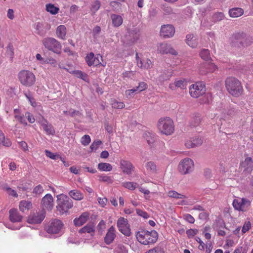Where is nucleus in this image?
I'll return each mask as SVG.
<instances>
[{
  "mask_svg": "<svg viewBox=\"0 0 253 253\" xmlns=\"http://www.w3.org/2000/svg\"><path fill=\"white\" fill-rule=\"evenodd\" d=\"M136 238L137 241L144 245H152L156 242L158 238V233L154 230L151 231L141 230L137 232Z\"/></svg>",
  "mask_w": 253,
  "mask_h": 253,
  "instance_id": "nucleus-1",
  "label": "nucleus"
},
{
  "mask_svg": "<svg viewBox=\"0 0 253 253\" xmlns=\"http://www.w3.org/2000/svg\"><path fill=\"white\" fill-rule=\"evenodd\" d=\"M225 86L228 92L235 97L240 96L244 91L241 82L235 78H227L225 81Z\"/></svg>",
  "mask_w": 253,
  "mask_h": 253,
  "instance_id": "nucleus-2",
  "label": "nucleus"
},
{
  "mask_svg": "<svg viewBox=\"0 0 253 253\" xmlns=\"http://www.w3.org/2000/svg\"><path fill=\"white\" fill-rule=\"evenodd\" d=\"M58 211L62 214L67 212L73 206L72 200L67 195L60 194L57 196Z\"/></svg>",
  "mask_w": 253,
  "mask_h": 253,
  "instance_id": "nucleus-3",
  "label": "nucleus"
},
{
  "mask_svg": "<svg viewBox=\"0 0 253 253\" xmlns=\"http://www.w3.org/2000/svg\"><path fill=\"white\" fill-rule=\"evenodd\" d=\"M158 127L162 133L167 135L171 134L174 130L173 122L169 117L161 118L158 122Z\"/></svg>",
  "mask_w": 253,
  "mask_h": 253,
  "instance_id": "nucleus-4",
  "label": "nucleus"
},
{
  "mask_svg": "<svg viewBox=\"0 0 253 253\" xmlns=\"http://www.w3.org/2000/svg\"><path fill=\"white\" fill-rule=\"evenodd\" d=\"M18 78L20 83L26 86H31L36 82L35 75L28 70H22L18 75Z\"/></svg>",
  "mask_w": 253,
  "mask_h": 253,
  "instance_id": "nucleus-5",
  "label": "nucleus"
},
{
  "mask_svg": "<svg viewBox=\"0 0 253 253\" xmlns=\"http://www.w3.org/2000/svg\"><path fill=\"white\" fill-rule=\"evenodd\" d=\"M42 43L45 48L56 54L61 52V45L56 39L53 38H46L42 40Z\"/></svg>",
  "mask_w": 253,
  "mask_h": 253,
  "instance_id": "nucleus-6",
  "label": "nucleus"
},
{
  "mask_svg": "<svg viewBox=\"0 0 253 253\" xmlns=\"http://www.w3.org/2000/svg\"><path fill=\"white\" fill-rule=\"evenodd\" d=\"M194 162L190 158H185L181 160L178 167L179 171L182 174H186L192 172L194 169Z\"/></svg>",
  "mask_w": 253,
  "mask_h": 253,
  "instance_id": "nucleus-7",
  "label": "nucleus"
},
{
  "mask_svg": "<svg viewBox=\"0 0 253 253\" xmlns=\"http://www.w3.org/2000/svg\"><path fill=\"white\" fill-rule=\"evenodd\" d=\"M205 92V86L202 83H196L190 85L189 87V93L193 98H198Z\"/></svg>",
  "mask_w": 253,
  "mask_h": 253,
  "instance_id": "nucleus-8",
  "label": "nucleus"
},
{
  "mask_svg": "<svg viewBox=\"0 0 253 253\" xmlns=\"http://www.w3.org/2000/svg\"><path fill=\"white\" fill-rule=\"evenodd\" d=\"M139 29L138 28L132 27L127 28L126 38L129 43H134L139 39Z\"/></svg>",
  "mask_w": 253,
  "mask_h": 253,
  "instance_id": "nucleus-9",
  "label": "nucleus"
},
{
  "mask_svg": "<svg viewBox=\"0 0 253 253\" xmlns=\"http://www.w3.org/2000/svg\"><path fill=\"white\" fill-rule=\"evenodd\" d=\"M251 205V202L246 198L235 199L233 202L234 208L238 211H246Z\"/></svg>",
  "mask_w": 253,
  "mask_h": 253,
  "instance_id": "nucleus-10",
  "label": "nucleus"
},
{
  "mask_svg": "<svg viewBox=\"0 0 253 253\" xmlns=\"http://www.w3.org/2000/svg\"><path fill=\"white\" fill-rule=\"evenodd\" d=\"M117 226L119 231L126 236H129L131 231L127 220L124 217H120L117 221Z\"/></svg>",
  "mask_w": 253,
  "mask_h": 253,
  "instance_id": "nucleus-11",
  "label": "nucleus"
},
{
  "mask_svg": "<svg viewBox=\"0 0 253 253\" xmlns=\"http://www.w3.org/2000/svg\"><path fill=\"white\" fill-rule=\"evenodd\" d=\"M45 212L44 210L35 213L31 214L28 218L27 221L31 224H39L45 218Z\"/></svg>",
  "mask_w": 253,
  "mask_h": 253,
  "instance_id": "nucleus-12",
  "label": "nucleus"
},
{
  "mask_svg": "<svg viewBox=\"0 0 253 253\" xmlns=\"http://www.w3.org/2000/svg\"><path fill=\"white\" fill-rule=\"evenodd\" d=\"M85 61L89 66H97L101 64L102 57L100 54H97L95 56L94 54L91 52L86 56Z\"/></svg>",
  "mask_w": 253,
  "mask_h": 253,
  "instance_id": "nucleus-13",
  "label": "nucleus"
},
{
  "mask_svg": "<svg viewBox=\"0 0 253 253\" xmlns=\"http://www.w3.org/2000/svg\"><path fill=\"white\" fill-rule=\"evenodd\" d=\"M175 33L174 27L170 24L163 25L161 26L160 34L164 38L173 37Z\"/></svg>",
  "mask_w": 253,
  "mask_h": 253,
  "instance_id": "nucleus-14",
  "label": "nucleus"
},
{
  "mask_svg": "<svg viewBox=\"0 0 253 253\" xmlns=\"http://www.w3.org/2000/svg\"><path fill=\"white\" fill-rule=\"evenodd\" d=\"M62 227V222L60 220L55 219L51 221L46 231L49 234H57L61 230Z\"/></svg>",
  "mask_w": 253,
  "mask_h": 253,
  "instance_id": "nucleus-15",
  "label": "nucleus"
},
{
  "mask_svg": "<svg viewBox=\"0 0 253 253\" xmlns=\"http://www.w3.org/2000/svg\"><path fill=\"white\" fill-rule=\"evenodd\" d=\"M157 50L159 53L162 54L170 53L174 55H176L177 54L176 50L170 45L165 42L159 43L158 45Z\"/></svg>",
  "mask_w": 253,
  "mask_h": 253,
  "instance_id": "nucleus-16",
  "label": "nucleus"
},
{
  "mask_svg": "<svg viewBox=\"0 0 253 253\" xmlns=\"http://www.w3.org/2000/svg\"><path fill=\"white\" fill-rule=\"evenodd\" d=\"M240 169L244 172L250 173L253 169V161L252 158L247 157L241 163Z\"/></svg>",
  "mask_w": 253,
  "mask_h": 253,
  "instance_id": "nucleus-17",
  "label": "nucleus"
},
{
  "mask_svg": "<svg viewBox=\"0 0 253 253\" xmlns=\"http://www.w3.org/2000/svg\"><path fill=\"white\" fill-rule=\"evenodd\" d=\"M50 29V26L45 22H37L35 23L36 33L41 36H43L47 31Z\"/></svg>",
  "mask_w": 253,
  "mask_h": 253,
  "instance_id": "nucleus-18",
  "label": "nucleus"
},
{
  "mask_svg": "<svg viewBox=\"0 0 253 253\" xmlns=\"http://www.w3.org/2000/svg\"><path fill=\"white\" fill-rule=\"evenodd\" d=\"M41 203L43 208L50 211L53 207V199L50 194H47L42 199Z\"/></svg>",
  "mask_w": 253,
  "mask_h": 253,
  "instance_id": "nucleus-19",
  "label": "nucleus"
},
{
  "mask_svg": "<svg viewBox=\"0 0 253 253\" xmlns=\"http://www.w3.org/2000/svg\"><path fill=\"white\" fill-rule=\"evenodd\" d=\"M202 143L203 140L201 137L195 136L187 140L185 142V145L187 148L190 149L199 146L201 145Z\"/></svg>",
  "mask_w": 253,
  "mask_h": 253,
  "instance_id": "nucleus-20",
  "label": "nucleus"
},
{
  "mask_svg": "<svg viewBox=\"0 0 253 253\" xmlns=\"http://www.w3.org/2000/svg\"><path fill=\"white\" fill-rule=\"evenodd\" d=\"M116 237V231L115 228L112 226L108 230L104 237V242L107 245H110L114 240Z\"/></svg>",
  "mask_w": 253,
  "mask_h": 253,
  "instance_id": "nucleus-21",
  "label": "nucleus"
},
{
  "mask_svg": "<svg viewBox=\"0 0 253 253\" xmlns=\"http://www.w3.org/2000/svg\"><path fill=\"white\" fill-rule=\"evenodd\" d=\"M121 168L124 173L130 174L134 170V167L129 161L122 160L121 161Z\"/></svg>",
  "mask_w": 253,
  "mask_h": 253,
  "instance_id": "nucleus-22",
  "label": "nucleus"
},
{
  "mask_svg": "<svg viewBox=\"0 0 253 253\" xmlns=\"http://www.w3.org/2000/svg\"><path fill=\"white\" fill-rule=\"evenodd\" d=\"M89 214L87 212H83L78 218L74 219V224L77 226H81L84 224L89 218Z\"/></svg>",
  "mask_w": 253,
  "mask_h": 253,
  "instance_id": "nucleus-23",
  "label": "nucleus"
},
{
  "mask_svg": "<svg viewBox=\"0 0 253 253\" xmlns=\"http://www.w3.org/2000/svg\"><path fill=\"white\" fill-rule=\"evenodd\" d=\"M235 37L239 40V42L242 45L250 44L253 41V38L252 37L248 36L243 33L241 34H238L236 35Z\"/></svg>",
  "mask_w": 253,
  "mask_h": 253,
  "instance_id": "nucleus-24",
  "label": "nucleus"
},
{
  "mask_svg": "<svg viewBox=\"0 0 253 253\" xmlns=\"http://www.w3.org/2000/svg\"><path fill=\"white\" fill-rule=\"evenodd\" d=\"M136 58L137 65L139 67L145 69H150L152 67L151 61L149 59H146L143 61L139 59L138 53H136Z\"/></svg>",
  "mask_w": 253,
  "mask_h": 253,
  "instance_id": "nucleus-25",
  "label": "nucleus"
},
{
  "mask_svg": "<svg viewBox=\"0 0 253 253\" xmlns=\"http://www.w3.org/2000/svg\"><path fill=\"white\" fill-rule=\"evenodd\" d=\"M9 219L13 222H20L22 219V216L14 209H11L9 211Z\"/></svg>",
  "mask_w": 253,
  "mask_h": 253,
  "instance_id": "nucleus-26",
  "label": "nucleus"
},
{
  "mask_svg": "<svg viewBox=\"0 0 253 253\" xmlns=\"http://www.w3.org/2000/svg\"><path fill=\"white\" fill-rule=\"evenodd\" d=\"M171 76L172 72L170 70H164L161 72V74L159 75L158 79L161 83H163L169 80Z\"/></svg>",
  "mask_w": 253,
  "mask_h": 253,
  "instance_id": "nucleus-27",
  "label": "nucleus"
},
{
  "mask_svg": "<svg viewBox=\"0 0 253 253\" xmlns=\"http://www.w3.org/2000/svg\"><path fill=\"white\" fill-rule=\"evenodd\" d=\"M95 232V227L92 223L87 224L84 227L80 229L79 231V233H90L91 235L93 236Z\"/></svg>",
  "mask_w": 253,
  "mask_h": 253,
  "instance_id": "nucleus-28",
  "label": "nucleus"
},
{
  "mask_svg": "<svg viewBox=\"0 0 253 253\" xmlns=\"http://www.w3.org/2000/svg\"><path fill=\"white\" fill-rule=\"evenodd\" d=\"M68 194L71 198L75 200L81 201L84 199L83 194L80 191L77 189L70 191Z\"/></svg>",
  "mask_w": 253,
  "mask_h": 253,
  "instance_id": "nucleus-29",
  "label": "nucleus"
},
{
  "mask_svg": "<svg viewBox=\"0 0 253 253\" xmlns=\"http://www.w3.org/2000/svg\"><path fill=\"white\" fill-rule=\"evenodd\" d=\"M42 126L47 135H54L55 134V130L53 126L49 124L46 121L42 124Z\"/></svg>",
  "mask_w": 253,
  "mask_h": 253,
  "instance_id": "nucleus-30",
  "label": "nucleus"
},
{
  "mask_svg": "<svg viewBox=\"0 0 253 253\" xmlns=\"http://www.w3.org/2000/svg\"><path fill=\"white\" fill-rule=\"evenodd\" d=\"M111 18L114 27H118L123 23V18L119 15L113 14L111 15Z\"/></svg>",
  "mask_w": 253,
  "mask_h": 253,
  "instance_id": "nucleus-31",
  "label": "nucleus"
},
{
  "mask_svg": "<svg viewBox=\"0 0 253 253\" xmlns=\"http://www.w3.org/2000/svg\"><path fill=\"white\" fill-rule=\"evenodd\" d=\"M56 35L58 38L61 39H65L66 35L67 30L65 26L61 25L56 29Z\"/></svg>",
  "mask_w": 253,
  "mask_h": 253,
  "instance_id": "nucleus-32",
  "label": "nucleus"
},
{
  "mask_svg": "<svg viewBox=\"0 0 253 253\" xmlns=\"http://www.w3.org/2000/svg\"><path fill=\"white\" fill-rule=\"evenodd\" d=\"M244 13V10L241 8H233L229 10V14L230 17L233 18L238 17L242 15Z\"/></svg>",
  "mask_w": 253,
  "mask_h": 253,
  "instance_id": "nucleus-33",
  "label": "nucleus"
},
{
  "mask_svg": "<svg viewBox=\"0 0 253 253\" xmlns=\"http://www.w3.org/2000/svg\"><path fill=\"white\" fill-rule=\"evenodd\" d=\"M32 204L31 202L28 201H21L19 204V209L22 212L26 210H29L32 208Z\"/></svg>",
  "mask_w": 253,
  "mask_h": 253,
  "instance_id": "nucleus-34",
  "label": "nucleus"
},
{
  "mask_svg": "<svg viewBox=\"0 0 253 253\" xmlns=\"http://www.w3.org/2000/svg\"><path fill=\"white\" fill-rule=\"evenodd\" d=\"M100 6L101 2L100 1L98 0H94L92 1L90 6V10L91 14L93 15L95 14L99 9Z\"/></svg>",
  "mask_w": 253,
  "mask_h": 253,
  "instance_id": "nucleus-35",
  "label": "nucleus"
},
{
  "mask_svg": "<svg viewBox=\"0 0 253 253\" xmlns=\"http://www.w3.org/2000/svg\"><path fill=\"white\" fill-rule=\"evenodd\" d=\"M11 142L8 138H5L2 131L0 130V146L9 147L11 146Z\"/></svg>",
  "mask_w": 253,
  "mask_h": 253,
  "instance_id": "nucleus-36",
  "label": "nucleus"
},
{
  "mask_svg": "<svg viewBox=\"0 0 253 253\" xmlns=\"http://www.w3.org/2000/svg\"><path fill=\"white\" fill-rule=\"evenodd\" d=\"M5 56L9 58L10 61L12 62L14 57L13 47L11 43H9L6 48Z\"/></svg>",
  "mask_w": 253,
  "mask_h": 253,
  "instance_id": "nucleus-37",
  "label": "nucleus"
},
{
  "mask_svg": "<svg viewBox=\"0 0 253 253\" xmlns=\"http://www.w3.org/2000/svg\"><path fill=\"white\" fill-rule=\"evenodd\" d=\"M45 9L47 12L53 15L57 14L59 10V8L58 7L51 3L46 4L45 5Z\"/></svg>",
  "mask_w": 253,
  "mask_h": 253,
  "instance_id": "nucleus-38",
  "label": "nucleus"
},
{
  "mask_svg": "<svg viewBox=\"0 0 253 253\" xmlns=\"http://www.w3.org/2000/svg\"><path fill=\"white\" fill-rule=\"evenodd\" d=\"M68 72L75 75L77 77L81 78L84 81H86L87 79V75L85 73H83L81 71H69Z\"/></svg>",
  "mask_w": 253,
  "mask_h": 253,
  "instance_id": "nucleus-39",
  "label": "nucleus"
},
{
  "mask_svg": "<svg viewBox=\"0 0 253 253\" xmlns=\"http://www.w3.org/2000/svg\"><path fill=\"white\" fill-rule=\"evenodd\" d=\"M168 195L170 198L177 199H184L186 198L185 195L181 194L174 190L169 191L168 193Z\"/></svg>",
  "mask_w": 253,
  "mask_h": 253,
  "instance_id": "nucleus-40",
  "label": "nucleus"
},
{
  "mask_svg": "<svg viewBox=\"0 0 253 253\" xmlns=\"http://www.w3.org/2000/svg\"><path fill=\"white\" fill-rule=\"evenodd\" d=\"M200 56L202 59L205 61H209L211 59L210 51L208 49H202L200 52Z\"/></svg>",
  "mask_w": 253,
  "mask_h": 253,
  "instance_id": "nucleus-41",
  "label": "nucleus"
},
{
  "mask_svg": "<svg viewBox=\"0 0 253 253\" xmlns=\"http://www.w3.org/2000/svg\"><path fill=\"white\" fill-rule=\"evenodd\" d=\"M98 168L101 171H110L112 170V167L110 164L101 163L98 165Z\"/></svg>",
  "mask_w": 253,
  "mask_h": 253,
  "instance_id": "nucleus-42",
  "label": "nucleus"
},
{
  "mask_svg": "<svg viewBox=\"0 0 253 253\" xmlns=\"http://www.w3.org/2000/svg\"><path fill=\"white\" fill-rule=\"evenodd\" d=\"M146 168L147 170L150 173H154L157 171L156 165L153 162H148L146 164Z\"/></svg>",
  "mask_w": 253,
  "mask_h": 253,
  "instance_id": "nucleus-43",
  "label": "nucleus"
},
{
  "mask_svg": "<svg viewBox=\"0 0 253 253\" xmlns=\"http://www.w3.org/2000/svg\"><path fill=\"white\" fill-rule=\"evenodd\" d=\"M45 155L47 157L50 158V159H52L53 160H57L58 158H60L62 162H63L65 166L66 165L65 161H64V159L62 158L61 157L59 156L58 155H55L53 153L50 152L48 150H46L45 151Z\"/></svg>",
  "mask_w": 253,
  "mask_h": 253,
  "instance_id": "nucleus-44",
  "label": "nucleus"
},
{
  "mask_svg": "<svg viewBox=\"0 0 253 253\" xmlns=\"http://www.w3.org/2000/svg\"><path fill=\"white\" fill-rule=\"evenodd\" d=\"M144 137L149 145L153 144L155 141V136L154 134L147 132L145 133Z\"/></svg>",
  "mask_w": 253,
  "mask_h": 253,
  "instance_id": "nucleus-45",
  "label": "nucleus"
},
{
  "mask_svg": "<svg viewBox=\"0 0 253 253\" xmlns=\"http://www.w3.org/2000/svg\"><path fill=\"white\" fill-rule=\"evenodd\" d=\"M187 82L185 79H180L175 80V86L179 87L181 89H185L186 88Z\"/></svg>",
  "mask_w": 253,
  "mask_h": 253,
  "instance_id": "nucleus-46",
  "label": "nucleus"
},
{
  "mask_svg": "<svg viewBox=\"0 0 253 253\" xmlns=\"http://www.w3.org/2000/svg\"><path fill=\"white\" fill-rule=\"evenodd\" d=\"M122 185L129 190H134L138 186V184L135 182H125L122 183Z\"/></svg>",
  "mask_w": 253,
  "mask_h": 253,
  "instance_id": "nucleus-47",
  "label": "nucleus"
},
{
  "mask_svg": "<svg viewBox=\"0 0 253 253\" xmlns=\"http://www.w3.org/2000/svg\"><path fill=\"white\" fill-rule=\"evenodd\" d=\"M112 106L113 108L121 109L125 107V105L123 102L118 101L114 100L111 103Z\"/></svg>",
  "mask_w": 253,
  "mask_h": 253,
  "instance_id": "nucleus-48",
  "label": "nucleus"
},
{
  "mask_svg": "<svg viewBox=\"0 0 253 253\" xmlns=\"http://www.w3.org/2000/svg\"><path fill=\"white\" fill-rule=\"evenodd\" d=\"M145 253H165V251L161 246H157Z\"/></svg>",
  "mask_w": 253,
  "mask_h": 253,
  "instance_id": "nucleus-49",
  "label": "nucleus"
},
{
  "mask_svg": "<svg viewBox=\"0 0 253 253\" xmlns=\"http://www.w3.org/2000/svg\"><path fill=\"white\" fill-rule=\"evenodd\" d=\"M114 253H127V251L123 245L118 244L114 250Z\"/></svg>",
  "mask_w": 253,
  "mask_h": 253,
  "instance_id": "nucleus-50",
  "label": "nucleus"
},
{
  "mask_svg": "<svg viewBox=\"0 0 253 253\" xmlns=\"http://www.w3.org/2000/svg\"><path fill=\"white\" fill-rule=\"evenodd\" d=\"M225 17L224 14L222 12H217L212 16V19L214 22H218L223 20Z\"/></svg>",
  "mask_w": 253,
  "mask_h": 253,
  "instance_id": "nucleus-51",
  "label": "nucleus"
},
{
  "mask_svg": "<svg viewBox=\"0 0 253 253\" xmlns=\"http://www.w3.org/2000/svg\"><path fill=\"white\" fill-rule=\"evenodd\" d=\"M43 187L41 185L36 186L33 189V194L35 196H38L43 192Z\"/></svg>",
  "mask_w": 253,
  "mask_h": 253,
  "instance_id": "nucleus-52",
  "label": "nucleus"
},
{
  "mask_svg": "<svg viewBox=\"0 0 253 253\" xmlns=\"http://www.w3.org/2000/svg\"><path fill=\"white\" fill-rule=\"evenodd\" d=\"M91 139L88 135H84L81 138V142L84 146L88 145Z\"/></svg>",
  "mask_w": 253,
  "mask_h": 253,
  "instance_id": "nucleus-53",
  "label": "nucleus"
},
{
  "mask_svg": "<svg viewBox=\"0 0 253 253\" xmlns=\"http://www.w3.org/2000/svg\"><path fill=\"white\" fill-rule=\"evenodd\" d=\"M99 181L105 182L108 183H111L113 182L111 177L106 175H101L99 176Z\"/></svg>",
  "mask_w": 253,
  "mask_h": 253,
  "instance_id": "nucleus-54",
  "label": "nucleus"
},
{
  "mask_svg": "<svg viewBox=\"0 0 253 253\" xmlns=\"http://www.w3.org/2000/svg\"><path fill=\"white\" fill-rule=\"evenodd\" d=\"M201 122L200 116H195L193 118L191 121L190 125L192 126H196L199 125Z\"/></svg>",
  "mask_w": 253,
  "mask_h": 253,
  "instance_id": "nucleus-55",
  "label": "nucleus"
},
{
  "mask_svg": "<svg viewBox=\"0 0 253 253\" xmlns=\"http://www.w3.org/2000/svg\"><path fill=\"white\" fill-rule=\"evenodd\" d=\"M101 143L102 142L100 140L93 141V142L90 146L91 151H92L93 150H96L98 148L99 146L101 144Z\"/></svg>",
  "mask_w": 253,
  "mask_h": 253,
  "instance_id": "nucleus-56",
  "label": "nucleus"
},
{
  "mask_svg": "<svg viewBox=\"0 0 253 253\" xmlns=\"http://www.w3.org/2000/svg\"><path fill=\"white\" fill-rule=\"evenodd\" d=\"M203 67L204 68L208 67V69H209V72H213L217 68L216 66L213 63H206Z\"/></svg>",
  "mask_w": 253,
  "mask_h": 253,
  "instance_id": "nucleus-57",
  "label": "nucleus"
},
{
  "mask_svg": "<svg viewBox=\"0 0 253 253\" xmlns=\"http://www.w3.org/2000/svg\"><path fill=\"white\" fill-rule=\"evenodd\" d=\"M184 219L190 223H193L195 222L194 218L190 214H185L183 215Z\"/></svg>",
  "mask_w": 253,
  "mask_h": 253,
  "instance_id": "nucleus-58",
  "label": "nucleus"
},
{
  "mask_svg": "<svg viewBox=\"0 0 253 253\" xmlns=\"http://www.w3.org/2000/svg\"><path fill=\"white\" fill-rule=\"evenodd\" d=\"M137 91V89L135 88L128 89L126 91V95L127 98H130L134 96L135 92Z\"/></svg>",
  "mask_w": 253,
  "mask_h": 253,
  "instance_id": "nucleus-59",
  "label": "nucleus"
},
{
  "mask_svg": "<svg viewBox=\"0 0 253 253\" xmlns=\"http://www.w3.org/2000/svg\"><path fill=\"white\" fill-rule=\"evenodd\" d=\"M187 44L190 46V47L192 48H195L198 45V41L197 39L195 38L193 40H192L191 41L187 42H186Z\"/></svg>",
  "mask_w": 253,
  "mask_h": 253,
  "instance_id": "nucleus-60",
  "label": "nucleus"
},
{
  "mask_svg": "<svg viewBox=\"0 0 253 253\" xmlns=\"http://www.w3.org/2000/svg\"><path fill=\"white\" fill-rule=\"evenodd\" d=\"M136 213L138 215H139L140 216L143 217L144 218H145V219H147L149 217V215L146 212L143 211L139 209L136 210Z\"/></svg>",
  "mask_w": 253,
  "mask_h": 253,
  "instance_id": "nucleus-61",
  "label": "nucleus"
},
{
  "mask_svg": "<svg viewBox=\"0 0 253 253\" xmlns=\"http://www.w3.org/2000/svg\"><path fill=\"white\" fill-rule=\"evenodd\" d=\"M251 222L248 221L245 222V224L243 225L242 228V231L243 233H245L247 231H248L251 228Z\"/></svg>",
  "mask_w": 253,
  "mask_h": 253,
  "instance_id": "nucleus-62",
  "label": "nucleus"
},
{
  "mask_svg": "<svg viewBox=\"0 0 253 253\" xmlns=\"http://www.w3.org/2000/svg\"><path fill=\"white\" fill-rule=\"evenodd\" d=\"M147 87V84L144 82H141L139 83V85L135 88L137 89V91H141L145 90Z\"/></svg>",
  "mask_w": 253,
  "mask_h": 253,
  "instance_id": "nucleus-63",
  "label": "nucleus"
},
{
  "mask_svg": "<svg viewBox=\"0 0 253 253\" xmlns=\"http://www.w3.org/2000/svg\"><path fill=\"white\" fill-rule=\"evenodd\" d=\"M45 62L51 65L52 66L55 67L57 65V62L56 60L53 58H48L45 61Z\"/></svg>",
  "mask_w": 253,
  "mask_h": 253,
  "instance_id": "nucleus-64",
  "label": "nucleus"
}]
</instances>
